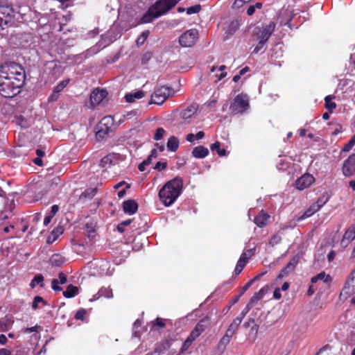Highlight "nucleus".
Wrapping results in <instances>:
<instances>
[{
  "mask_svg": "<svg viewBox=\"0 0 355 355\" xmlns=\"http://www.w3.org/2000/svg\"><path fill=\"white\" fill-rule=\"evenodd\" d=\"M182 189V179L180 177H175L168 181L159 190L158 193L159 198L166 207H169L180 196Z\"/></svg>",
  "mask_w": 355,
  "mask_h": 355,
  "instance_id": "1",
  "label": "nucleus"
},
{
  "mask_svg": "<svg viewBox=\"0 0 355 355\" xmlns=\"http://www.w3.org/2000/svg\"><path fill=\"white\" fill-rule=\"evenodd\" d=\"M180 0H157L140 18L139 24H147L153 21L173 8Z\"/></svg>",
  "mask_w": 355,
  "mask_h": 355,
  "instance_id": "2",
  "label": "nucleus"
},
{
  "mask_svg": "<svg viewBox=\"0 0 355 355\" xmlns=\"http://www.w3.org/2000/svg\"><path fill=\"white\" fill-rule=\"evenodd\" d=\"M249 98L246 94H240L237 95L230 105V109L233 114H241L248 110Z\"/></svg>",
  "mask_w": 355,
  "mask_h": 355,
  "instance_id": "3",
  "label": "nucleus"
},
{
  "mask_svg": "<svg viewBox=\"0 0 355 355\" xmlns=\"http://www.w3.org/2000/svg\"><path fill=\"white\" fill-rule=\"evenodd\" d=\"M275 22H270L266 26L255 28L254 35L258 41L266 43L275 29Z\"/></svg>",
  "mask_w": 355,
  "mask_h": 355,
  "instance_id": "4",
  "label": "nucleus"
},
{
  "mask_svg": "<svg viewBox=\"0 0 355 355\" xmlns=\"http://www.w3.org/2000/svg\"><path fill=\"white\" fill-rule=\"evenodd\" d=\"M170 94V89L162 86L155 89L151 95L150 104L162 105L165 102Z\"/></svg>",
  "mask_w": 355,
  "mask_h": 355,
  "instance_id": "5",
  "label": "nucleus"
},
{
  "mask_svg": "<svg viewBox=\"0 0 355 355\" xmlns=\"http://www.w3.org/2000/svg\"><path fill=\"white\" fill-rule=\"evenodd\" d=\"M198 35V31L195 28L187 31L180 36V44L183 47H191L195 44Z\"/></svg>",
  "mask_w": 355,
  "mask_h": 355,
  "instance_id": "6",
  "label": "nucleus"
},
{
  "mask_svg": "<svg viewBox=\"0 0 355 355\" xmlns=\"http://www.w3.org/2000/svg\"><path fill=\"white\" fill-rule=\"evenodd\" d=\"M198 110V105L194 103H191L180 112V118L184 121V123H189L196 117Z\"/></svg>",
  "mask_w": 355,
  "mask_h": 355,
  "instance_id": "7",
  "label": "nucleus"
},
{
  "mask_svg": "<svg viewBox=\"0 0 355 355\" xmlns=\"http://www.w3.org/2000/svg\"><path fill=\"white\" fill-rule=\"evenodd\" d=\"M343 172L345 176L355 174V153L351 155L343 164Z\"/></svg>",
  "mask_w": 355,
  "mask_h": 355,
  "instance_id": "8",
  "label": "nucleus"
},
{
  "mask_svg": "<svg viewBox=\"0 0 355 355\" xmlns=\"http://www.w3.org/2000/svg\"><path fill=\"white\" fill-rule=\"evenodd\" d=\"M110 123H112V119L110 116H105L102 119L97 128V137L103 138L109 132L110 128L107 126V125Z\"/></svg>",
  "mask_w": 355,
  "mask_h": 355,
  "instance_id": "9",
  "label": "nucleus"
},
{
  "mask_svg": "<svg viewBox=\"0 0 355 355\" xmlns=\"http://www.w3.org/2000/svg\"><path fill=\"white\" fill-rule=\"evenodd\" d=\"M110 123H112V119L110 116H105L102 119L97 128V137L103 138L109 132L110 128L107 126V125Z\"/></svg>",
  "mask_w": 355,
  "mask_h": 355,
  "instance_id": "10",
  "label": "nucleus"
},
{
  "mask_svg": "<svg viewBox=\"0 0 355 355\" xmlns=\"http://www.w3.org/2000/svg\"><path fill=\"white\" fill-rule=\"evenodd\" d=\"M15 13H19V11L12 8L8 3L0 2V15L3 19L14 17Z\"/></svg>",
  "mask_w": 355,
  "mask_h": 355,
  "instance_id": "11",
  "label": "nucleus"
},
{
  "mask_svg": "<svg viewBox=\"0 0 355 355\" xmlns=\"http://www.w3.org/2000/svg\"><path fill=\"white\" fill-rule=\"evenodd\" d=\"M315 178L310 174H305L298 178L296 181V188L299 190H304L313 183Z\"/></svg>",
  "mask_w": 355,
  "mask_h": 355,
  "instance_id": "12",
  "label": "nucleus"
},
{
  "mask_svg": "<svg viewBox=\"0 0 355 355\" xmlns=\"http://www.w3.org/2000/svg\"><path fill=\"white\" fill-rule=\"evenodd\" d=\"M107 92L104 89H94L90 95V102L93 106L98 105L107 96Z\"/></svg>",
  "mask_w": 355,
  "mask_h": 355,
  "instance_id": "13",
  "label": "nucleus"
},
{
  "mask_svg": "<svg viewBox=\"0 0 355 355\" xmlns=\"http://www.w3.org/2000/svg\"><path fill=\"white\" fill-rule=\"evenodd\" d=\"M343 292L346 295H352L355 293V268L352 270L348 277Z\"/></svg>",
  "mask_w": 355,
  "mask_h": 355,
  "instance_id": "14",
  "label": "nucleus"
},
{
  "mask_svg": "<svg viewBox=\"0 0 355 355\" xmlns=\"http://www.w3.org/2000/svg\"><path fill=\"white\" fill-rule=\"evenodd\" d=\"M298 260L295 257H293L287 264L286 266L282 268L277 277L278 279H282L286 276H287L290 272H291L296 267L297 264Z\"/></svg>",
  "mask_w": 355,
  "mask_h": 355,
  "instance_id": "15",
  "label": "nucleus"
},
{
  "mask_svg": "<svg viewBox=\"0 0 355 355\" xmlns=\"http://www.w3.org/2000/svg\"><path fill=\"white\" fill-rule=\"evenodd\" d=\"M138 205L134 200H128L123 203V210L125 214L132 215L137 212Z\"/></svg>",
  "mask_w": 355,
  "mask_h": 355,
  "instance_id": "16",
  "label": "nucleus"
},
{
  "mask_svg": "<svg viewBox=\"0 0 355 355\" xmlns=\"http://www.w3.org/2000/svg\"><path fill=\"white\" fill-rule=\"evenodd\" d=\"M239 26V22L237 19L230 20L225 24L224 29L225 33L228 35H232Z\"/></svg>",
  "mask_w": 355,
  "mask_h": 355,
  "instance_id": "17",
  "label": "nucleus"
},
{
  "mask_svg": "<svg viewBox=\"0 0 355 355\" xmlns=\"http://www.w3.org/2000/svg\"><path fill=\"white\" fill-rule=\"evenodd\" d=\"M270 216L263 210L257 215L254 219V223L259 227L266 226L268 223Z\"/></svg>",
  "mask_w": 355,
  "mask_h": 355,
  "instance_id": "18",
  "label": "nucleus"
},
{
  "mask_svg": "<svg viewBox=\"0 0 355 355\" xmlns=\"http://www.w3.org/2000/svg\"><path fill=\"white\" fill-rule=\"evenodd\" d=\"M268 291V286L266 285L263 288H261L257 293H254V295L251 297L250 300V304L253 305L258 302L261 299H262L266 293Z\"/></svg>",
  "mask_w": 355,
  "mask_h": 355,
  "instance_id": "19",
  "label": "nucleus"
},
{
  "mask_svg": "<svg viewBox=\"0 0 355 355\" xmlns=\"http://www.w3.org/2000/svg\"><path fill=\"white\" fill-rule=\"evenodd\" d=\"M209 154V150L202 146H198L193 148L192 151V155L194 157L202 159L207 156Z\"/></svg>",
  "mask_w": 355,
  "mask_h": 355,
  "instance_id": "20",
  "label": "nucleus"
},
{
  "mask_svg": "<svg viewBox=\"0 0 355 355\" xmlns=\"http://www.w3.org/2000/svg\"><path fill=\"white\" fill-rule=\"evenodd\" d=\"M355 239V230L349 227L344 234L343 239L341 240V245L347 246L349 242Z\"/></svg>",
  "mask_w": 355,
  "mask_h": 355,
  "instance_id": "21",
  "label": "nucleus"
},
{
  "mask_svg": "<svg viewBox=\"0 0 355 355\" xmlns=\"http://www.w3.org/2000/svg\"><path fill=\"white\" fill-rule=\"evenodd\" d=\"M64 232V229L62 226H58L56 228H55L51 234L48 236L47 238V243H53L59 236L62 234Z\"/></svg>",
  "mask_w": 355,
  "mask_h": 355,
  "instance_id": "22",
  "label": "nucleus"
},
{
  "mask_svg": "<svg viewBox=\"0 0 355 355\" xmlns=\"http://www.w3.org/2000/svg\"><path fill=\"white\" fill-rule=\"evenodd\" d=\"M144 96V92L139 90L125 94V99L128 103H133L136 99H140Z\"/></svg>",
  "mask_w": 355,
  "mask_h": 355,
  "instance_id": "23",
  "label": "nucleus"
},
{
  "mask_svg": "<svg viewBox=\"0 0 355 355\" xmlns=\"http://www.w3.org/2000/svg\"><path fill=\"white\" fill-rule=\"evenodd\" d=\"M318 280H321L324 283H328L331 281V278L329 275H327L324 272H322L311 278V283L315 284Z\"/></svg>",
  "mask_w": 355,
  "mask_h": 355,
  "instance_id": "24",
  "label": "nucleus"
},
{
  "mask_svg": "<svg viewBox=\"0 0 355 355\" xmlns=\"http://www.w3.org/2000/svg\"><path fill=\"white\" fill-rule=\"evenodd\" d=\"M37 285H40V286L42 288H43L44 286V277L41 274L36 275L30 283V287L31 288H35Z\"/></svg>",
  "mask_w": 355,
  "mask_h": 355,
  "instance_id": "25",
  "label": "nucleus"
},
{
  "mask_svg": "<svg viewBox=\"0 0 355 355\" xmlns=\"http://www.w3.org/2000/svg\"><path fill=\"white\" fill-rule=\"evenodd\" d=\"M179 146V140L177 137H171L167 142V148L171 151H175Z\"/></svg>",
  "mask_w": 355,
  "mask_h": 355,
  "instance_id": "26",
  "label": "nucleus"
},
{
  "mask_svg": "<svg viewBox=\"0 0 355 355\" xmlns=\"http://www.w3.org/2000/svg\"><path fill=\"white\" fill-rule=\"evenodd\" d=\"M78 287L73 285H69L65 291L63 292V295L67 298H71L78 294Z\"/></svg>",
  "mask_w": 355,
  "mask_h": 355,
  "instance_id": "27",
  "label": "nucleus"
},
{
  "mask_svg": "<svg viewBox=\"0 0 355 355\" xmlns=\"http://www.w3.org/2000/svg\"><path fill=\"white\" fill-rule=\"evenodd\" d=\"M209 325V318L205 317L202 318L200 322L196 324L194 329H196L200 334H202L206 328Z\"/></svg>",
  "mask_w": 355,
  "mask_h": 355,
  "instance_id": "28",
  "label": "nucleus"
},
{
  "mask_svg": "<svg viewBox=\"0 0 355 355\" xmlns=\"http://www.w3.org/2000/svg\"><path fill=\"white\" fill-rule=\"evenodd\" d=\"M225 69H226V67L225 65H221L219 68H217L216 67H214V66L212 67V68L211 69V72L214 73L216 71L220 72V74H218V73L216 74V76L217 78V81L222 80L223 78H224L226 76L227 73L224 71V70Z\"/></svg>",
  "mask_w": 355,
  "mask_h": 355,
  "instance_id": "29",
  "label": "nucleus"
},
{
  "mask_svg": "<svg viewBox=\"0 0 355 355\" xmlns=\"http://www.w3.org/2000/svg\"><path fill=\"white\" fill-rule=\"evenodd\" d=\"M64 258L60 254H55L51 256L50 263L53 266H60L64 263Z\"/></svg>",
  "mask_w": 355,
  "mask_h": 355,
  "instance_id": "30",
  "label": "nucleus"
},
{
  "mask_svg": "<svg viewBox=\"0 0 355 355\" xmlns=\"http://www.w3.org/2000/svg\"><path fill=\"white\" fill-rule=\"evenodd\" d=\"M12 322L13 321L11 320V318L6 315L0 319V329L1 330H6L10 327Z\"/></svg>",
  "mask_w": 355,
  "mask_h": 355,
  "instance_id": "31",
  "label": "nucleus"
},
{
  "mask_svg": "<svg viewBox=\"0 0 355 355\" xmlns=\"http://www.w3.org/2000/svg\"><path fill=\"white\" fill-rule=\"evenodd\" d=\"M210 148L212 151H216L219 156H225L226 155V150L220 149V144L218 141L211 144Z\"/></svg>",
  "mask_w": 355,
  "mask_h": 355,
  "instance_id": "32",
  "label": "nucleus"
},
{
  "mask_svg": "<svg viewBox=\"0 0 355 355\" xmlns=\"http://www.w3.org/2000/svg\"><path fill=\"white\" fill-rule=\"evenodd\" d=\"M333 98L334 97L331 96H327L324 98L325 107L331 112L336 107V104L334 102H332Z\"/></svg>",
  "mask_w": 355,
  "mask_h": 355,
  "instance_id": "33",
  "label": "nucleus"
},
{
  "mask_svg": "<svg viewBox=\"0 0 355 355\" xmlns=\"http://www.w3.org/2000/svg\"><path fill=\"white\" fill-rule=\"evenodd\" d=\"M28 36L26 33H17L12 36V38H15L16 44L18 45H23L24 42H27V40H22L24 38H26Z\"/></svg>",
  "mask_w": 355,
  "mask_h": 355,
  "instance_id": "34",
  "label": "nucleus"
},
{
  "mask_svg": "<svg viewBox=\"0 0 355 355\" xmlns=\"http://www.w3.org/2000/svg\"><path fill=\"white\" fill-rule=\"evenodd\" d=\"M114 156L112 155H108L103 157L101 160V166L103 168L108 167L113 161Z\"/></svg>",
  "mask_w": 355,
  "mask_h": 355,
  "instance_id": "35",
  "label": "nucleus"
},
{
  "mask_svg": "<svg viewBox=\"0 0 355 355\" xmlns=\"http://www.w3.org/2000/svg\"><path fill=\"white\" fill-rule=\"evenodd\" d=\"M42 304L43 306L46 305V302L40 296H35L32 303V308L37 309L39 307V304Z\"/></svg>",
  "mask_w": 355,
  "mask_h": 355,
  "instance_id": "36",
  "label": "nucleus"
},
{
  "mask_svg": "<svg viewBox=\"0 0 355 355\" xmlns=\"http://www.w3.org/2000/svg\"><path fill=\"white\" fill-rule=\"evenodd\" d=\"M150 32L148 31H145L141 33V34L137 37L136 40V43L137 46L142 45L145 41L146 40L147 37L149 35Z\"/></svg>",
  "mask_w": 355,
  "mask_h": 355,
  "instance_id": "37",
  "label": "nucleus"
},
{
  "mask_svg": "<svg viewBox=\"0 0 355 355\" xmlns=\"http://www.w3.org/2000/svg\"><path fill=\"white\" fill-rule=\"evenodd\" d=\"M100 296H104L107 298H112L113 297L112 291L109 288H103L98 292Z\"/></svg>",
  "mask_w": 355,
  "mask_h": 355,
  "instance_id": "38",
  "label": "nucleus"
},
{
  "mask_svg": "<svg viewBox=\"0 0 355 355\" xmlns=\"http://www.w3.org/2000/svg\"><path fill=\"white\" fill-rule=\"evenodd\" d=\"M246 263L242 259H239L236 266L234 269V272L236 275H239L245 267Z\"/></svg>",
  "mask_w": 355,
  "mask_h": 355,
  "instance_id": "39",
  "label": "nucleus"
},
{
  "mask_svg": "<svg viewBox=\"0 0 355 355\" xmlns=\"http://www.w3.org/2000/svg\"><path fill=\"white\" fill-rule=\"evenodd\" d=\"M253 250L254 249H250L247 250L246 252H243L239 259H242L243 261H245V263H247L248 260L252 256Z\"/></svg>",
  "mask_w": 355,
  "mask_h": 355,
  "instance_id": "40",
  "label": "nucleus"
},
{
  "mask_svg": "<svg viewBox=\"0 0 355 355\" xmlns=\"http://www.w3.org/2000/svg\"><path fill=\"white\" fill-rule=\"evenodd\" d=\"M69 79H66L62 81H61L55 88L54 89L57 91L58 93L61 92L64 87H67L68 83H69Z\"/></svg>",
  "mask_w": 355,
  "mask_h": 355,
  "instance_id": "41",
  "label": "nucleus"
},
{
  "mask_svg": "<svg viewBox=\"0 0 355 355\" xmlns=\"http://www.w3.org/2000/svg\"><path fill=\"white\" fill-rule=\"evenodd\" d=\"M281 241H282L281 236L279 234H275L271 237L268 244L271 246H274V245L279 243L281 242Z\"/></svg>",
  "mask_w": 355,
  "mask_h": 355,
  "instance_id": "42",
  "label": "nucleus"
},
{
  "mask_svg": "<svg viewBox=\"0 0 355 355\" xmlns=\"http://www.w3.org/2000/svg\"><path fill=\"white\" fill-rule=\"evenodd\" d=\"M200 9H201L200 5H199V4L195 5V6L188 8L187 9V13L188 15L196 14V13L199 12Z\"/></svg>",
  "mask_w": 355,
  "mask_h": 355,
  "instance_id": "43",
  "label": "nucleus"
},
{
  "mask_svg": "<svg viewBox=\"0 0 355 355\" xmlns=\"http://www.w3.org/2000/svg\"><path fill=\"white\" fill-rule=\"evenodd\" d=\"M265 42L259 41L257 45L254 47L253 50L254 53H263L265 51Z\"/></svg>",
  "mask_w": 355,
  "mask_h": 355,
  "instance_id": "44",
  "label": "nucleus"
},
{
  "mask_svg": "<svg viewBox=\"0 0 355 355\" xmlns=\"http://www.w3.org/2000/svg\"><path fill=\"white\" fill-rule=\"evenodd\" d=\"M86 313L87 311L85 309H81L76 312L75 315V318L76 320H84L86 315Z\"/></svg>",
  "mask_w": 355,
  "mask_h": 355,
  "instance_id": "45",
  "label": "nucleus"
},
{
  "mask_svg": "<svg viewBox=\"0 0 355 355\" xmlns=\"http://www.w3.org/2000/svg\"><path fill=\"white\" fill-rule=\"evenodd\" d=\"M165 130L162 128H158L155 133L154 139L157 141L160 140L164 135Z\"/></svg>",
  "mask_w": 355,
  "mask_h": 355,
  "instance_id": "46",
  "label": "nucleus"
},
{
  "mask_svg": "<svg viewBox=\"0 0 355 355\" xmlns=\"http://www.w3.org/2000/svg\"><path fill=\"white\" fill-rule=\"evenodd\" d=\"M252 307V305L250 304V303L243 309V310L241 311V313H240V315L236 317L237 318H240L241 320L242 321L243 319L244 318V317L246 315V314L250 311V310L251 309V308Z\"/></svg>",
  "mask_w": 355,
  "mask_h": 355,
  "instance_id": "47",
  "label": "nucleus"
},
{
  "mask_svg": "<svg viewBox=\"0 0 355 355\" xmlns=\"http://www.w3.org/2000/svg\"><path fill=\"white\" fill-rule=\"evenodd\" d=\"M10 86V82L8 80L0 78V92H6Z\"/></svg>",
  "mask_w": 355,
  "mask_h": 355,
  "instance_id": "48",
  "label": "nucleus"
},
{
  "mask_svg": "<svg viewBox=\"0 0 355 355\" xmlns=\"http://www.w3.org/2000/svg\"><path fill=\"white\" fill-rule=\"evenodd\" d=\"M355 145V135L349 141L347 144L343 148L344 151H349L352 147Z\"/></svg>",
  "mask_w": 355,
  "mask_h": 355,
  "instance_id": "49",
  "label": "nucleus"
},
{
  "mask_svg": "<svg viewBox=\"0 0 355 355\" xmlns=\"http://www.w3.org/2000/svg\"><path fill=\"white\" fill-rule=\"evenodd\" d=\"M230 342V338L224 336L219 342L218 347L224 349Z\"/></svg>",
  "mask_w": 355,
  "mask_h": 355,
  "instance_id": "50",
  "label": "nucleus"
},
{
  "mask_svg": "<svg viewBox=\"0 0 355 355\" xmlns=\"http://www.w3.org/2000/svg\"><path fill=\"white\" fill-rule=\"evenodd\" d=\"M241 322L242 321L241 320L240 318H236L230 324L229 327L236 332V329H238V327L239 326Z\"/></svg>",
  "mask_w": 355,
  "mask_h": 355,
  "instance_id": "51",
  "label": "nucleus"
},
{
  "mask_svg": "<svg viewBox=\"0 0 355 355\" xmlns=\"http://www.w3.org/2000/svg\"><path fill=\"white\" fill-rule=\"evenodd\" d=\"M97 189L94 188H89L85 191L83 195L85 197L92 198L94 196L96 193Z\"/></svg>",
  "mask_w": 355,
  "mask_h": 355,
  "instance_id": "52",
  "label": "nucleus"
},
{
  "mask_svg": "<svg viewBox=\"0 0 355 355\" xmlns=\"http://www.w3.org/2000/svg\"><path fill=\"white\" fill-rule=\"evenodd\" d=\"M313 214V211L309 207L301 216L297 218V221H301L306 218H309Z\"/></svg>",
  "mask_w": 355,
  "mask_h": 355,
  "instance_id": "53",
  "label": "nucleus"
},
{
  "mask_svg": "<svg viewBox=\"0 0 355 355\" xmlns=\"http://www.w3.org/2000/svg\"><path fill=\"white\" fill-rule=\"evenodd\" d=\"M329 200V196H322L316 202V203L320 207V208L324 205Z\"/></svg>",
  "mask_w": 355,
  "mask_h": 355,
  "instance_id": "54",
  "label": "nucleus"
},
{
  "mask_svg": "<svg viewBox=\"0 0 355 355\" xmlns=\"http://www.w3.org/2000/svg\"><path fill=\"white\" fill-rule=\"evenodd\" d=\"M153 327H158L160 328H163L165 327V323L161 318H157L155 321L152 322Z\"/></svg>",
  "mask_w": 355,
  "mask_h": 355,
  "instance_id": "55",
  "label": "nucleus"
},
{
  "mask_svg": "<svg viewBox=\"0 0 355 355\" xmlns=\"http://www.w3.org/2000/svg\"><path fill=\"white\" fill-rule=\"evenodd\" d=\"M141 325V322L139 320H137L135 322H134V324H133V329H134V332H133V336L135 337H138L139 336V334L137 332V329L139 328Z\"/></svg>",
  "mask_w": 355,
  "mask_h": 355,
  "instance_id": "56",
  "label": "nucleus"
},
{
  "mask_svg": "<svg viewBox=\"0 0 355 355\" xmlns=\"http://www.w3.org/2000/svg\"><path fill=\"white\" fill-rule=\"evenodd\" d=\"M51 288L55 291H60L62 288L59 286V282L56 279H53L51 282Z\"/></svg>",
  "mask_w": 355,
  "mask_h": 355,
  "instance_id": "57",
  "label": "nucleus"
},
{
  "mask_svg": "<svg viewBox=\"0 0 355 355\" xmlns=\"http://www.w3.org/2000/svg\"><path fill=\"white\" fill-rule=\"evenodd\" d=\"M152 58V53L150 52H147L142 56L141 58V64H146Z\"/></svg>",
  "mask_w": 355,
  "mask_h": 355,
  "instance_id": "58",
  "label": "nucleus"
},
{
  "mask_svg": "<svg viewBox=\"0 0 355 355\" xmlns=\"http://www.w3.org/2000/svg\"><path fill=\"white\" fill-rule=\"evenodd\" d=\"M192 343H193V341L191 340H190V338H187L182 345V347L181 349L182 352L187 350L189 349V347L191 346Z\"/></svg>",
  "mask_w": 355,
  "mask_h": 355,
  "instance_id": "59",
  "label": "nucleus"
},
{
  "mask_svg": "<svg viewBox=\"0 0 355 355\" xmlns=\"http://www.w3.org/2000/svg\"><path fill=\"white\" fill-rule=\"evenodd\" d=\"M200 334H200L199 331H198L196 329H193L188 338L193 342Z\"/></svg>",
  "mask_w": 355,
  "mask_h": 355,
  "instance_id": "60",
  "label": "nucleus"
},
{
  "mask_svg": "<svg viewBox=\"0 0 355 355\" xmlns=\"http://www.w3.org/2000/svg\"><path fill=\"white\" fill-rule=\"evenodd\" d=\"M60 93L53 89L51 95L49 97V101L53 102L58 100Z\"/></svg>",
  "mask_w": 355,
  "mask_h": 355,
  "instance_id": "61",
  "label": "nucleus"
},
{
  "mask_svg": "<svg viewBox=\"0 0 355 355\" xmlns=\"http://www.w3.org/2000/svg\"><path fill=\"white\" fill-rule=\"evenodd\" d=\"M166 166H167V163L166 162H158L156 164L155 168L157 170H159V171H162V170L166 168Z\"/></svg>",
  "mask_w": 355,
  "mask_h": 355,
  "instance_id": "62",
  "label": "nucleus"
},
{
  "mask_svg": "<svg viewBox=\"0 0 355 355\" xmlns=\"http://www.w3.org/2000/svg\"><path fill=\"white\" fill-rule=\"evenodd\" d=\"M38 327H40L37 325H35V327H27L24 329V333L30 334L32 332H35V331H37Z\"/></svg>",
  "mask_w": 355,
  "mask_h": 355,
  "instance_id": "63",
  "label": "nucleus"
},
{
  "mask_svg": "<svg viewBox=\"0 0 355 355\" xmlns=\"http://www.w3.org/2000/svg\"><path fill=\"white\" fill-rule=\"evenodd\" d=\"M59 284H64L67 282V277L63 272H60L58 275Z\"/></svg>",
  "mask_w": 355,
  "mask_h": 355,
  "instance_id": "64",
  "label": "nucleus"
}]
</instances>
